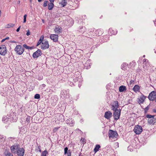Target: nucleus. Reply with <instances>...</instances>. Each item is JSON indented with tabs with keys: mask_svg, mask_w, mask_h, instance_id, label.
Returning a JSON list of instances; mask_svg holds the SVG:
<instances>
[{
	"mask_svg": "<svg viewBox=\"0 0 156 156\" xmlns=\"http://www.w3.org/2000/svg\"><path fill=\"white\" fill-rule=\"evenodd\" d=\"M1 10H0V17L1 16Z\"/></svg>",
	"mask_w": 156,
	"mask_h": 156,
	"instance_id": "de8ad7c7",
	"label": "nucleus"
},
{
	"mask_svg": "<svg viewBox=\"0 0 156 156\" xmlns=\"http://www.w3.org/2000/svg\"><path fill=\"white\" fill-rule=\"evenodd\" d=\"M5 139L2 135H0V142L4 141Z\"/></svg>",
	"mask_w": 156,
	"mask_h": 156,
	"instance_id": "c85d7f7f",
	"label": "nucleus"
},
{
	"mask_svg": "<svg viewBox=\"0 0 156 156\" xmlns=\"http://www.w3.org/2000/svg\"><path fill=\"white\" fill-rule=\"evenodd\" d=\"M114 111L115 112L113 113V116L114 119L115 120H117L119 118L120 115L121 110L119 109Z\"/></svg>",
	"mask_w": 156,
	"mask_h": 156,
	"instance_id": "39448f33",
	"label": "nucleus"
},
{
	"mask_svg": "<svg viewBox=\"0 0 156 156\" xmlns=\"http://www.w3.org/2000/svg\"><path fill=\"white\" fill-rule=\"evenodd\" d=\"M20 27H21L20 26L16 30V31L17 32H18L20 30Z\"/></svg>",
	"mask_w": 156,
	"mask_h": 156,
	"instance_id": "a19ab883",
	"label": "nucleus"
},
{
	"mask_svg": "<svg viewBox=\"0 0 156 156\" xmlns=\"http://www.w3.org/2000/svg\"><path fill=\"white\" fill-rule=\"evenodd\" d=\"M112 116V113L110 111H108L105 112V117L108 119H109Z\"/></svg>",
	"mask_w": 156,
	"mask_h": 156,
	"instance_id": "4468645a",
	"label": "nucleus"
},
{
	"mask_svg": "<svg viewBox=\"0 0 156 156\" xmlns=\"http://www.w3.org/2000/svg\"><path fill=\"white\" fill-rule=\"evenodd\" d=\"M24 149L23 148H20L17 152L18 156H23L24 153Z\"/></svg>",
	"mask_w": 156,
	"mask_h": 156,
	"instance_id": "9b49d317",
	"label": "nucleus"
},
{
	"mask_svg": "<svg viewBox=\"0 0 156 156\" xmlns=\"http://www.w3.org/2000/svg\"><path fill=\"white\" fill-rule=\"evenodd\" d=\"M100 147H101L99 145L97 144L96 145L95 147L94 148V152L95 153H96L97 151H99V148H100Z\"/></svg>",
	"mask_w": 156,
	"mask_h": 156,
	"instance_id": "412c9836",
	"label": "nucleus"
},
{
	"mask_svg": "<svg viewBox=\"0 0 156 156\" xmlns=\"http://www.w3.org/2000/svg\"><path fill=\"white\" fill-rule=\"evenodd\" d=\"M155 102H156V99H155Z\"/></svg>",
	"mask_w": 156,
	"mask_h": 156,
	"instance_id": "13d9d810",
	"label": "nucleus"
},
{
	"mask_svg": "<svg viewBox=\"0 0 156 156\" xmlns=\"http://www.w3.org/2000/svg\"><path fill=\"white\" fill-rule=\"evenodd\" d=\"M66 122L67 124L71 126H73L75 123L73 119L70 118L66 120Z\"/></svg>",
	"mask_w": 156,
	"mask_h": 156,
	"instance_id": "ddd939ff",
	"label": "nucleus"
},
{
	"mask_svg": "<svg viewBox=\"0 0 156 156\" xmlns=\"http://www.w3.org/2000/svg\"><path fill=\"white\" fill-rule=\"evenodd\" d=\"M134 82V80H131L130 81V84L133 83Z\"/></svg>",
	"mask_w": 156,
	"mask_h": 156,
	"instance_id": "ea45409f",
	"label": "nucleus"
},
{
	"mask_svg": "<svg viewBox=\"0 0 156 156\" xmlns=\"http://www.w3.org/2000/svg\"><path fill=\"white\" fill-rule=\"evenodd\" d=\"M42 0H38V1L39 2H41Z\"/></svg>",
	"mask_w": 156,
	"mask_h": 156,
	"instance_id": "09e8293b",
	"label": "nucleus"
},
{
	"mask_svg": "<svg viewBox=\"0 0 156 156\" xmlns=\"http://www.w3.org/2000/svg\"><path fill=\"white\" fill-rule=\"evenodd\" d=\"M9 37H6L5 38V40H7V39H9Z\"/></svg>",
	"mask_w": 156,
	"mask_h": 156,
	"instance_id": "49530a36",
	"label": "nucleus"
},
{
	"mask_svg": "<svg viewBox=\"0 0 156 156\" xmlns=\"http://www.w3.org/2000/svg\"><path fill=\"white\" fill-rule=\"evenodd\" d=\"M26 121L27 122H28L29 123V120L28 119V118H27V119H26Z\"/></svg>",
	"mask_w": 156,
	"mask_h": 156,
	"instance_id": "a18cd8bd",
	"label": "nucleus"
},
{
	"mask_svg": "<svg viewBox=\"0 0 156 156\" xmlns=\"http://www.w3.org/2000/svg\"><path fill=\"white\" fill-rule=\"evenodd\" d=\"M156 98V91H153L151 92L148 96V98L150 101H153Z\"/></svg>",
	"mask_w": 156,
	"mask_h": 156,
	"instance_id": "423d86ee",
	"label": "nucleus"
},
{
	"mask_svg": "<svg viewBox=\"0 0 156 156\" xmlns=\"http://www.w3.org/2000/svg\"><path fill=\"white\" fill-rule=\"evenodd\" d=\"M60 3L62 7H64L67 5V3L66 0H62Z\"/></svg>",
	"mask_w": 156,
	"mask_h": 156,
	"instance_id": "5701e85b",
	"label": "nucleus"
},
{
	"mask_svg": "<svg viewBox=\"0 0 156 156\" xmlns=\"http://www.w3.org/2000/svg\"><path fill=\"white\" fill-rule=\"evenodd\" d=\"M146 98V97L142 94L140 96V98H138L137 102L138 103L140 104H142Z\"/></svg>",
	"mask_w": 156,
	"mask_h": 156,
	"instance_id": "1a4fd4ad",
	"label": "nucleus"
},
{
	"mask_svg": "<svg viewBox=\"0 0 156 156\" xmlns=\"http://www.w3.org/2000/svg\"><path fill=\"white\" fill-rule=\"evenodd\" d=\"M59 127H55L54 128L53 131L54 133H55L57 132L58 130Z\"/></svg>",
	"mask_w": 156,
	"mask_h": 156,
	"instance_id": "2f4dec72",
	"label": "nucleus"
},
{
	"mask_svg": "<svg viewBox=\"0 0 156 156\" xmlns=\"http://www.w3.org/2000/svg\"><path fill=\"white\" fill-rule=\"evenodd\" d=\"M42 21H43V22H44V20H43Z\"/></svg>",
	"mask_w": 156,
	"mask_h": 156,
	"instance_id": "6e6d98bb",
	"label": "nucleus"
},
{
	"mask_svg": "<svg viewBox=\"0 0 156 156\" xmlns=\"http://www.w3.org/2000/svg\"><path fill=\"white\" fill-rule=\"evenodd\" d=\"M50 3H53L54 2L55 0H49Z\"/></svg>",
	"mask_w": 156,
	"mask_h": 156,
	"instance_id": "37998d69",
	"label": "nucleus"
},
{
	"mask_svg": "<svg viewBox=\"0 0 156 156\" xmlns=\"http://www.w3.org/2000/svg\"><path fill=\"white\" fill-rule=\"evenodd\" d=\"M30 34V32L29 30H28L26 35L27 36H29Z\"/></svg>",
	"mask_w": 156,
	"mask_h": 156,
	"instance_id": "e433bc0d",
	"label": "nucleus"
},
{
	"mask_svg": "<svg viewBox=\"0 0 156 156\" xmlns=\"http://www.w3.org/2000/svg\"><path fill=\"white\" fill-rule=\"evenodd\" d=\"M41 50L40 49H38L37 51L33 53V56L34 58H37L41 56Z\"/></svg>",
	"mask_w": 156,
	"mask_h": 156,
	"instance_id": "9d476101",
	"label": "nucleus"
},
{
	"mask_svg": "<svg viewBox=\"0 0 156 156\" xmlns=\"http://www.w3.org/2000/svg\"><path fill=\"white\" fill-rule=\"evenodd\" d=\"M126 87L124 86H120L119 88V91L120 92H123L126 90Z\"/></svg>",
	"mask_w": 156,
	"mask_h": 156,
	"instance_id": "aec40b11",
	"label": "nucleus"
},
{
	"mask_svg": "<svg viewBox=\"0 0 156 156\" xmlns=\"http://www.w3.org/2000/svg\"><path fill=\"white\" fill-rule=\"evenodd\" d=\"M42 21H43V22H44V20H43Z\"/></svg>",
	"mask_w": 156,
	"mask_h": 156,
	"instance_id": "4d7b16f0",
	"label": "nucleus"
},
{
	"mask_svg": "<svg viewBox=\"0 0 156 156\" xmlns=\"http://www.w3.org/2000/svg\"><path fill=\"white\" fill-rule=\"evenodd\" d=\"M118 136L117 132L112 130H109L108 132V136L109 139L112 140H115Z\"/></svg>",
	"mask_w": 156,
	"mask_h": 156,
	"instance_id": "f257e3e1",
	"label": "nucleus"
},
{
	"mask_svg": "<svg viewBox=\"0 0 156 156\" xmlns=\"http://www.w3.org/2000/svg\"><path fill=\"white\" fill-rule=\"evenodd\" d=\"M2 121L4 122H5L9 121V119H8L6 116L3 117Z\"/></svg>",
	"mask_w": 156,
	"mask_h": 156,
	"instance_id": "b1692460",
	"label": "nucleus"
},
{
	"mask_svg": "<svg viewBox=\"0 0 156 156\" xmlns=\"http://www.w3.org/2000/svg\"><path fill=\"white\" fill-rule=\"evenodd\" d=\"M12 42H14V41H13Z\"/></svg>",
	"mask_w": 156,
	"mask_h": 156,
	"instance_id": "864d4df0",
	"label": "nucleus"
},
{
	"mask_svg": "<svg viewBox=\"0 0 156 156\" xmlns=\"http://www.w3.org/2000/svg\"><path fill=\"white\" fill-rule=\"evenodd\" d=\"M5 156H13V155L10 152L7 151L5 153Z\"/></svg>",
	"mask_w": 156,
	"mask_h": 156,
	"instance_id": "a878e982",
	"label": "nucleus"
},
{
	"mask_svg": "<svg viewBox=\"0 0 156 156\" xmlns=\"http://www.w3.org/2000/svg\"><path fill=\"white\" fill-rule=\"evenodd\" d=\"M23 47L27 49H28V46H27L26 44H24L23 45Z\"/></svg>",
	"mask_w": 156,
	"mask_h": 156,
	"instance_id": "4c0bfd02",
	"label": "nucleus"
},
{
	"mask_svg": "<svg viewBox=\"0 0 156 156\" xmlns=\"http://www.w3.org/2000/svg\"><path fill=\"white\" fill-rule=\"evenodd\" d=\"M89 62V60H87V62Z\"/></svg>",
	"mask_w": 156,
	"mask_h": 156,
	"instance_id": "8fccbe9b",
	"label": "nucleus"
},
{
	"mask_svg": "<svg viewBox=\"0 0 156 156\" xmlns=\"http://www.w3.org/2000/svg\"><path fill=\"white\" fill-rule=\"evenodd\" d=\"M44 36H41V37H40V38L39 39V40L41 41L42 42L43 41V40L44 39Z\"/></svg>",
	"mask_w": 156,
	"mask_h": 156,
	"instance_id": "f704fd0d",
	"label": "nucleus"
},
{
	"mask_svg": "<svg viewBox=\"0 0 156 156\" xmlns=\"http://www.w3.org/2000/svg\"><path fill=\"white\" fill-rule=\"evenodd\" d=\"M83 28V27H80V30L81 29H82Z\"/></svg>",
	"mask_w": 156,
	"mask_h": 156,
	"instance_id": "3c124183",
	"label": "nucleus"
},
{
	"mask_svg": "<svg viewBox=\"0 0 156 156\" xmlns=\"http://www.w3.org/2000/svg\"><path fill=\"white\" fill-rule=\"evenodd\" d=\"M126 65V64L125 63H123V64H122V66H121V69L123 70H125V68H124V66L125 65Z\"/></svg>",
	"mask_w": 156,
	"mask_h": 156,
	"instance_id": "72a5a7b5",
	"label": "nucleus"
},
{
	"mask_svg": "<svg viewBox=\"0 0 156 156\" xmlns=\"http://www.w3.org/2000/svg\"><path fill=\"white\" fill-rule=\"evenodd\" d=\"M143 129L142 127L138 125H136L133 129V131L136 134H140L142 131Z\"/></svg>",
	"mask_w": 156,
	"mask_h": 156,
	"instance_id": "20e7f679",
	"label": "nucleus"
},
{
	"mask_svg": "<svg viewBox=\"0 0 156 156\" xmlns=\"http://www.w3.org/2000/svg\"><path fill=\"white\" fill-rule=\"evenodd\" d=\"M27 17V15L25 14L24 16V19H23V23H25L26 21V18Z\"/></svg>",
	"mask_w": 156,
	"mask_h": 156,
	"instance_id": "473e14b6",
	"label": "nucleus"
},
{
	"mask_svg": "<svg viewBox=\"0 0 156 156\" xmlns=\"http://www.w3.org/2000/svg\"><path fill=\"white\" fill-rule=\"evenodd\" d=\"M34 48V47H33V46H32V47H30V46H28V49H30L31 50V49H33Z\"/></svg>",
	"mask_w": 156,
	"mask_h": 156,
	"instance_id": "58836bf2",
	"label": "nucleus"
},
{
	"mask_svg": "<svg viewBox=\"0 0 156 156\" xmlns=\"http://www.w3.org/2000/svg\"><path fill=\"white\" fill-rule=\"evenodd\" d=\"M48 1H45L44 2V4H43V6L44 7H45L47 5V4L48 3Z\"/></svg>",
	"mask_w": 156,
	"mask_h": 156,
	"instance_id": "c756f323",
	"label": "nucleus"
},
{
	"mask_svg": "<svg viewBox=\"0 0 156 156\" xmlns=\"http://www.w3.org/2000/svg\"><path fill=\"white\" fill-rule=\"evenodd\" d=\"M40 98V95L38 94H36L35 95L34 98L35 99H39Z\"/></svg>",
	"mask_w": 156,
	"mask_h": 156,
	"instance_id": "7c9ffc66",
	"label": "nucleus"
},
{
	"mask_svg": "<svg viewBox=\"0 0 156 156\" xmlns=\"http://www.w3.org/2000/svg\"><path fill=\"white\" fill-rule=\"evenodd\" d=\"M143 57H145V55H144L143 56Z\"/></svg>",
	"mask_w": 156,
	"mask_h": 156,
	"instance_id": "603ef678",
	"label": "nucleus"
},
{
	"mask_svg": "<svg viewBox=\"0 0 156 156\" xmlns=\"http://www.w3.org/2000/svg\"><path fill=\"white\" fill-rule=\"evenodd\" d=\"M119 107L118 102L117 101H115L112 106V109L113 110H118Z\"/></svg>",
	"mask_w": 156,
	"mask_h": 156,
	"instance_id": "2eb2a0df",
	"label": "nucleus"
},
{
	"mask_svg": "<svg viewBox=\"0 0 156 156\" xmlns=\"http://www.w3.org/2000/svg\"><path fill=\"white\" fill-rule=\"evenodd\" d=\"M19 148L20 147L18 145H13L10 148L11 152L13 153H15L16 151H17L19 149Z\"/></svg>",
	"mask_w": 156,
	"mask_h": 156,
	"instance_id": "f8f14e48",
	"label": "nucleus"
},
{
	"mask_svg": "<svg viewBox=\"0 0 156 156\" xmlns=\"http://www.w3.org/2000/svg\"><path fill=\"white\" fill-rule=\"evenodd\" d=\"M58 36L57 34H51L50 36V38L54 42L58 41Z\"/></svg>",
	"mask_w": 156,
	"mask_h": 156,
	"instance_id": "dca6fc26",
	"label": "nucleus"
},
{
	"mask_svg": "<svg viewBox=\"0 0 156 156\" xmlns=\"http://www.w3.org/2000/svg\"><path fill=\"white\" fill-rule=\"evenodd\" d=\"M7 50L5 45H2L0 47V54L2 55H5L7 53Z\"/></svg>",
	"mask_w": 156,
	"mask_h": 156,
	"instance_id": "0eeeda50",
	"label": "nucleus"
},
{
	"mask_svg": "<svg viewBox=\"0 0 156 156\" xmlns=\"http://www.w3.org/2000/svg\"><path fill=\"white\" fill-rule=\"evenodd\" d=\"M54 6V4L53 3H50L48 4V9L49 10H52Z\"/></svg>",
	"mask_w": 156,
	"mask_h": 156,
	"instance_id": "4be33fe9",
	"label": "nucleus"
},
{
	"mask_svg": "<svg viewBox=\"0 0 156 156\" xmlns=\"http://www.w3.org/2000/svg\"><path fill=\"white\" fill-rule=\"evenodd\" d=\"M140 89V87L139 85H135L133 88V90L134 92H136L139 91Z\"/></svg>",
	"mask_w": 156,
	"mask_h": 156,
	"instance_id": "a211bd4d",
	"label": "nucleus"
},
{
	"mask_svg": "<svg viewBox=\"0 0 156 156\" xmlns=\"http://www.w3.org/2000/svg\"><path fill=\"white\" fill-rule=\"evenodd\" d=\"M14 50L17 54L21 55L23 52L24 49L21 45H17L15 47Z\"/></svg>",
	"mask_w": 156,
	"mask_h": 156,
	"instance_id": "7ed1b4c3",
	"label": "nucleus"
},
{
	"mask_svg": "<svg viewBox=\"0 0 156 156\" xmlns=\"http://www.w3.org/2000/svg\"><path fill=\"white\" fill-rule=\"evenodd\" d=\"M5 40H5V39H3L2 40V41H1V42H4V41Z\"/></svg>",
	"mask_w": 156,
	"mask_h": 156,
	"instance_id": "c03bdc74",
	"label": "nucleus"
},
{
	"mask_svg": "<svg viewBox=\"0 0 156 156\" xmlns=\"http://www.w3.org/2000/svg\"><path fill=\"white\" fill-rule=\"evenodd\" d=\"M143 61L144 62V64L145 63L146 66H147L148 65V63H147V62H148V60L147 59H144L143 60Z\"/></svg>",
	"mask_w": 156,
	"mask_h": 156,
	"instance_id": "cd10ccee",
	"label": "nucleus"
},
{
	"mask_svg": "<svg viewBox=\"0 0 156 156\" xmlns=\"http://www.w3.org/2000/svg\"><path fill=\"white\" fill-rule=\"evenodd\" d=\"M47 153V151H45L42 152L41 156H46Z\"/></svg>",
	"mask_w": 156,
	"mask_h": 156,
	"instance_id": "bb28decb",
	"label": "nucleus"
},
{
	"mask_svg": "<svg viewBox=\"0 0 156 156\" xmlns=\"http://www.w3.org/2000/svg\"><path fill=\"white\" fill-rule=\"evenodd\" d=\"M109 32H110L112 34L115 35L116 34L117 32H114V31L113 30L111 29H109Z\"/></svg>",
	"mask_w": 156,
	"mask_h": 156,
	"instance_id": "393cba45",
	"label": "nucleus"
},
{
	"mask_svg": "<svg viewBox=\"0 0 156 156\" xmlns=\"http://www.w3.org/2000/svg\"><path fill=\"white\" fill-rule=\"evenodd\" d=\"M42 42L41 41H40V40H39V41H38L37 43V46H38L39 45H40V44H41V43H42Z\"/></svg>",
	"mask_w": 156,
	"mask_h": 156,
	"instance_id": "c9c22d12",
	"label": "nucleus"
},
{
	"mask_svg": "<svg viewBox=\"0 0 156 156\" xmlns=\"http://www.w3.org/2000/svg\"><path fill=\"white\" fill-rule=\"evenodd\" d=\"M56 34H59L61 33L62 29L61 27H56L54 30Z\"/></svg>",
	"mask_w": 156,
	"mask_h": 156,
	"instance_id": "6ab92c4d",
	"label": "nucleus"
},
{
	"mask_svg": "<svg viewBox=\"0 0 156 156\" xmlns=\"http://www.w3.org/2000/svg\"><path fill=\"white\" fill-rule=\"evenodd\" d=\"M146 117L148 118V123L150 125H153L156 122V119L154 118V115H147Z\"/></svg>",
	"mask_w": 156,
	"mask_h": 156,
	"instance_id": "f03ea898",
	"label": "nucleus"
},
{
	"mask_svg": "<svg viewBox=\"0 0 156 156\" xmlns=\"http://www.w3.org/2000/svg\"><path fill=\"white\" fill-rule=\"evenodd\" d=\"M71 151L70 150L68 151V148L66 147L64 148V154H67V156H71Z\"/></svg>",
	"mask_w": 156,
	"mask_h": 156,
	"instance_id": "f3484780",
	"label": "nucleus"
},
{
	"mask_svg": "<svg viewBox=\"0 0 156 156\" xmlns=\"http://www.w3.org/2000/svg\"><path fill=\"white\" fill-rule=\"evenodd\" d=\"M79 130V129H76V130Z\"/></svg>",
	"mask_w": 156,
	"mask_h": 156,
	"instance_id": "5fc2aeb1",
	"label": "nucleus"
},
{
	"mask_svg": "<svg viewBox=\"0 0 156 156\" xmlns=\"http://www.w3.org/2000/svg\"><path fill=\"white\" fill-rule=\"evenodd\" d=\"M14 25L13 24H11L10 25V27H13L14 26Z\"/></svg>",
	"mask_w": 156,
	"mask_h": 156,
	"instance_id": "79ce46f5",
	"label": "nucleus"
},
{
	"mask_svg": "<svg viewBox=\"0 0 156 156\" xmlns=\"http://www.w3.org/2000/svg\"><path fill=\"white\" fill-rule=\"evenodd\" d=\"M49 47V45L48 41L44 40L42 42L41 44V48L42 49H45L48 48Z\"/></svg>",
	"mask_w": 156,
	"mask_h": 156,
	"instance_id": "6e6552de",
	"label": "nucleus"
}]
</instances>
